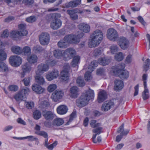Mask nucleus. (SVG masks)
I'll return each mask as SVG.
<instances>
[{"mask_svg":"<svg viewBox=\"0 0 150 150\" xmlns=\"http://www.w3.org/2000/svg\"><path fill=\"white\" fill-rule=\"evenodd\" d=\"M103 34L100 30H96L91 34L88 45L90 47H96L98 46L103 39Z\"/></svg>","mask_w":150,"mask_h":150,"instance_id":"1","label":"nucleus"},{"mask_svg":"<svg viewBox=\"0 0 150 150\" xmlns=\"http://www.w3.org/2000/svg\"><path fill=\"white\" fill-rule=\"evenodd\" d=\"M93 91L89 89L87 91L83 93L80 98L76 100V102L77 106L82 107L86 105L89 101L94 97Z\"/></svg>","mask_w":150,"mask_h":150,"instance_id":"2","label":"nucleus"},{"mask_svg":"<svg viewBox=\"0 0 150 150\" xmlns=\"http://www.w3.org/2000/svg\"><path fill=\"white\" fill-rule=\"evenodd\" d=\"M125 67V64L121 63L117 66L112 67V71L116 75H117L122 79H127L129 76V73L127 71L124 70Z\"/></svg>","mask_w":150,"mask_h":150,"instance_id":"3","label":"nucleus"},{"mask_svg":"<svg viewBox=\"0 0 150 150\" xmlns=\"http://www.w3.org/2000/svg\"><path fill=\"white\" fill-rule=\"evenodd\" d=\"M83 35L84 34L82 33L77 35L72 34L68 35L64 37V39L67 40L69 44H76L80 41V38L83 37Z\"/></svg>","mask_w":150,"mask_h":150,"instance_id":"4","label":"nucleus"},{"mask_svg":"<svg viewBox=\"0 0 150 150\" xmlns=\"http://www.w3.org/2000/svg\"><path fill=\"white\" fill-rule=\"evenodd\" d=\"M70 69L69 64H64L63 69L60 74V79L62 81H67L69 80Z\"/></svg>","mask_w":150,"mask_h":150,"instance_id":"5","label":"nucleus"},{"mask_svg":"<svg viewBox=\"0 0 150 150\" xmlns=\"http://www.w3.org/2000/svg\"><path fill=\"white\" fill-rule=\"evenodd\" d=\"M98 65V63L95 61L91 62L88 68L89 71H86L85 74L84 78L86 81H88L92 79V77L91 73L93 71L94 67H97Z\"/></svg>","mask_w":150,"mask_h":150,"instance_id":"6","label":"nucleus"},{"mask_svg":"<svg viewBox=\"0 0 150 150\" xmlns=\"http://www.w3.org/2000/svg\"><path fill=\"white\" fill-rule=\"evenodd\" d=\"M106 36L109 40L115 41L117 39L118 34L115 30L113 28H110L107 30Z\"/></svg>","mask_w":150,"mask_h":150,"instance_id":"7","label":"nucleus"},{"mask_svg":"<svg viewBox=\"0 0 150 150\" xmlns=\"http://www.w3.org/2000/svg\"><path fill=\"white\" fill-rule=\"evenodd\" d=\"M19 31L17 32L13 31L12 33V37L16 38L17 37V35L20 36L26 35L28 32L25 30V25L24 24H20L18 25Z\"/></svg>","mask_w":150,"mask_h":150,"instance_id":"8","label":"nucleus"},{"mask_svg":"<svg viewBox=\"0 0 150 150\" xmlns=\"http://www.w3.org/2000/svg\"><path fill=\"white\" fill-rule=\"evenodd\" d=\"M50 40V35L46 32H43L39 36V41L40 43L43 45H47Z\"/></svg>","mask_w":150,"mask_h":150,"instance_id":"9","label":"nucleus"},{"mask_svg":"<svg viewBox=\"0 0 150 150\" xmlns=\"http://www.w3.org/2000/svg\"><path fill=\"white\" fill-rule=\"evenodd\" d=\"M76 54V52L75 50L71 47L66 49L63 53L64 57L68 59L72 58Z\"/></svg>","mask_w":150,"mask_h":150,"instance_id":"10","label":"nucleus"},{"mask_svg":"<svg viewBox=\"0 0 150 150\" xmlns=\"http://www.w3.org/2000/svg\"><path fill=\"white\" fill-rule=\"evenodd\" d=\"M10 64L13 66H18L22 63L21 58L18 55L11 56L9 59Z\"/></svg>","mask_w":150,"mask_h":150,"instance_id":"11","label":"nucleus"},{"mask_svg":"<svg viewBox=\"0 0 150 150\" xmlns=\"http://www.w3.org/2000/svg\"><path fill=\"white\" fill-rule=\"evenodd\" d=\"M117 43L121 48L123 50H125L129 47V41L125 37H120Z\"/></svg>","mask_w":150,"mask_h":150,"instance_id":"12","label":"nucleus"},{"mask_svg":"<svg viewBox=\"0 0 150 150\" xmlns=\"http://www.w3.org/2000/svg\"><path fill=\"white\" fill-rule=\"evenodd\" d=\"M59 72L57 69H54L52 71L48 72L46 74V78L49 81L56 79L59 76Z\"/></svg>","mask_w":150,"mask_h":150,"instance_id":"13","label":"nucleus"},{"mask_svg":"<svg viewBox=\"0 0 150 150\" xmlns=\"http://www.w3.org/2000/svg\"><path fill=\"white\" fill-rule=\"evenodd\" d=\"M114 103L111 101H107L104 102L101 106V110L102 111L106 112L108 111L110 108L114 107Z\"/></svg>","mask_w":150,"mask_h":150,"instance_id":"14","label":"nucleus"},{"mask_svg":"<svg viewBox=\"0 0 150 150\" xmlns=\"http://www.w3.org/2000/svg\"><path fill=\"white\" fill-rule=\"evenodd\" d=\"M64 95L63 92L61 91L56 90L52 94L51 98L55 102H57L62 98Z\"/></svg>","mask_w":150,"mask_h":150,"instance_id":"15","label":"nucleus"},{"mask_svg":"<svg viewBox=\"0 0 150 150\" xmlns=\"http://www.w3.org/2000/svg\"><path fill=\"white\" fill-rule=\"evenodd\" d=\"M31 69V66L28 63H26L23 64L22 66V72L21 73V77L22 78L24 77L25 74V73L29 72Z\"/></svg>","mask_w":150,"mask_h":150,"instance_id":"16","label":"nucleus"},{"mask_svg":"<svg viewBox=\"0 0 150 150\" xmlns=\"http://www.w3.org/2000/svg\"><path fill=\"white\" fill-rule=\"evenodd\" d=\"M42 114L44 118L46 120L49 121L52 120L55 116L54 113L50 111H43Z\"/></svg>","mask_w":150,"mask_h":150,"instance_id":"17","label":"nucleus"},{"mask_svg":"<svg viewBox=\"0 0 150 150\" xmlns=\"http://www.w3.org/2000/svg\"><path fill=\"white\" fill-rule=\"evenodd\" d=\"M79 90L76 86H73L70 89V96L72 98H76L79 95Z\"/></svg>","mask_w":150,"mask_h":150,"instance_id":"18","label":"nucleus"},{"mask_svg":"<svg viewBox=\"0 0 150 150\" xmlns=\"http://www.w3.org/2000/svg\"><path fill=\"white\" fill-rule=\"evenodd\" d=\"M62 23L60 20H52L50 23V27L53 30H57L61 27Z\"/></svg>","mask_w":150,"mask_h":150,"instance_id":"19","label":"nucleus"},{"mask_svg":"<svg viewBox=\"0 0 150 150\" xmlns=\"http://www.w3.org/2000/svg\"><path fill=\"white\" fill-rule=\"evenodd\" d=\"M92 132L93 133H95V134H93V143H97V141H96V135H99L101 133L103 132V128L100 127H97L92 130Z\"/></svg>","mask_w":150,"mask_h":150,"instance_id":"20","label":"nucleus"},{"mask_svg":"<svg viewBox=\"0 0 150 150\" xmlns=\"http://www.w3.org/2000/svg\"><path fill=\"white\" fill-rule=\"evenodd\" d=\"M114 89L115 91H118L122 90L124 86L123 82L120 80H115L114 82Z\"/></svg>","mask_w":150,"mask_h":150,"instance_id":"21","label":"nucleus"},{"mask_svg":"<svg viewBox=\"0 0 150 150\" xmlns=\"http://www.w3.org/2000/svg\"><path fill=\"white\" fill-rule=\"evenodd\" d=\"M96 61L98 64L99 63L100 64L105 66L109 64L111 61V59L106 57H102L99 59L98 62Z\"/></svg>","mask_w":150,"mask_h":150,"instance_id":"22","label":"nucleus"},{"mask_svg":"<svg viewBox=\"0 0 150 150\" xmlns=\"http://www.w3.org/2000/svg\"><path fill=\"white\" fill-rule=\"evenodd\" d=\"M68 108L65 105H61L59 106L57 109V113L60 115H64L68 111Z\"/></svg>","mask_w":150,"mask_h":150,"instance_id":"23","label":"nucleus"},{"mask_svg":"<svg viewBox=\"0 0 150 150\" xmlns=\"http://www.w3.org/2000/svg\"><path fill=\"white\" fill-rule=\"evenodd\" d=\"M81 3V0L72 1L66 4L65 6L67 8H74L80 4Z\"/></svg>","mask_w":150,"mask_h":150,"instance_id":"24","label":"nucleus"},{"mask_svg":"<svg viewBox=\"0 0 150 150\" xmlns=\"http://www.w3.org/2000/svg\"><path fill=\"white\" fill-rule=\"evenodd\" d=\"M37 68L38 70L36 73H41L47 71L49 67L48 65L47 64H41L38 66Z\"/></svg>","mask_w":150,"mask_h":150,"instance_id":"25","label":"nucleus"},{"mask_svg":"<svg viewBox=\"0 0 150 150\" xmlns=\"http://www.w3.org/2000/svg\"><path fill=\"white\" fill-rule=\"evenodd\" d=\"M107 98V95L106 92L103 90L100 91L98 98V100L99 103H100L103 102Z\"/></svg>","mask_w":150,"mask_h":150,"instance_id":"26","label":"nucleus"},{"mask_svg":"<svg viewBox=\"0 0 150 150\" xmlns=\"http://www.w3.org/2000/svg\"><path fill=\"white\" fill-rule=\"evenodd\" d=\"M79 28L80 30L86 33L89 32L90 30V27L89 25L84 23L80 24L79 25Z\"/></svg>","mask_w":150,"mask_h":150,"instance_id":"27","label":"nucleus"},{"mask_svg":"<svg viewBox=\"0 0 150 150\" xmlns=\"http://www.w3.org/2000/svg\"><path fill=\"white\" fill-rule=\"evenodd\" d=\"M36 73V75L35 76L36 82L39 85L43 84L45 83V80L43 77Z\"/></svg>","mask_w":150,"mask_h":150,"instance_id":"28","label":"nucleus"},{"mask_svg":"<svg viewBox=\"0 0 150 150\" xmlns=\"http://www.w3.org/2000/svg\"><path fill=\"white\" fill-rule=\"evenodd\" d=\"M32 89L33 91L37 93H42L44 89L41 86L36 84H34L32 85Z\"/></svg>","mask_w":150,"mask_h":150,"instance_id":"29","label":"nucleus"},{"mask_svg":"<svg viewBox=\"0 0 150 150\" xmlns=\"http://www.w3.org/2000/svg\"><path fill=\"white\" fill-rule=\"evenodd\" d=\"M38 59V57L36 55L32 54L27 57V60L30 64H34L37 62Z\"/></svg>","mask_w":150,"mask_h":150,"instance_id":"30","label":"nucleus"},{"mask_svg":"<svg viewBox=\"0 0 150 150\" xmlns=\"http://www.w3.org/2000/svg\"><path fill=\"white\" fill-rule=\"evenodd\" d=\"M68 44L69 43L67 40L64 39V37L63 40H61L58 42L57 45L59 48H65L67 47Z\"/></svg>","mask_w":150,"mask_h":150,"instance_id":"31","label":"nucleus"},{"mask_svg":"<svg viewBox=\"0 0 150 150\" xmlns=\"http://www.w3.org/2000/svg\"><path fill=\"white\" fill-rule=\"evenodd\" d=\"M11 50L13 53L16 54H19L22 52V48L17 46H14L12 47Z\"/></svg>","mask_w":150,"mask_h":150,"instance_id":"32","label":"nucleus"},{"mask_svg":"<svg viewBox=\"0 0 150 150\" xmlns=\"http://www.w3.org/2000/svg\"><path fill=\"white\" fill-rule=\"evenodd\" d=\"M64 122L63 120L60 118L54 119L53 121V125H54L59 126L62 125Z\"/></svg>","mask_w":150,"mask_h":150,"instance_id":"33","label":"nucleus"},{"mask_svg":"<svg viewBox=\"0 0 150 150\" xmlns=\"http://www.w3.org/2000/svg\"><path fill=\"white\" fill-rule=\"evenodd\" d=\"M144 87V90L142 93V97L143 99L144 100H145L148 99L149 98V91L147 88V86H145Z\"/></svg>","mask_w":150,"mask_h":150,"instance_id":"34","label":"nucleus"},{"mask_svg":"<svg viewBox=\"0 0 150 150\" xmlns=\"http://www.w3.org/2000/svg\"><path fill=\"white\" fill-rule=\"evenodd\" d=\"M23 94L20 91L14 96V98L17 101H21L23 100Z\"/></svg>","mask_w":150,"mask_h":150,"instance_id":"35","label":"nucleus"},{"mask_svg":"<svg viewBox=\"0 0 150 150\" xmlns=\"http://www.w3.org/2000/svg\"><path fill=\"white\" fill-rule=\"evenodd\" d=\"M77 85L80 87H83L85 85V83L83 78L81 77H78L76 80Z\"/></svg>","mask_w":150,"mask_h":150,"instance_id":"36","label":"nucleus"},{"mask_svg":"<svg viewBox=\"0 0 150 150\" xmlns=\"http://www.w3.org/2000/svg\"><path fill=\"white\" fill-rule=\"evenodd\" d=\"M144 70L146 71L150 68V59H147L145 61L143 65Z\"/></svg>","mask_w":150,"mask_h":150,"instance_id":"37","label":"nucleus"},{"mask_svg":"<svg viewBox=\"0 0 150 150\" xmlns=\"http://www.w3.org/2000/svg\"><path fill=\"white\" fill-rule=\"evenodd\" d=\"M80 59V57L79 56H74L73 61L71 62L72 66L75 67L78 64Z\"/></svg>","mask_w":150,"mask_h":150,"instance_id":"38","label":"nucleus"},{"mask_svg":"<svg viewBox=\"0 0 150 150\" xmlns=\"http://www.w3.org/2000/svg\"><path fill=\"white\" fill-rule=\"evenodd\" d=\"M8 71V68L7 65L4 63L0 62V71L7 72Z\"/></svg>","mask_w":150,"mask_h":150,"instance_id":"39","label":"nucleus"},{"mask_svg":"<svg viewBox=\"0 0 150 150\" xmlns=\"http://www.w3.org/2000/svg\"><path fill=\"white\" fill-rule=\"evenodd\" d=\"M33 50L35 53L41 52L44 51V49L39 45H36L34 46L33 48Z\"/></svg>","mask_w":150,"mask_h":150,"instance_id":"40","label":"nucleus"},{"mask_svg":"<svg viewBox=\"0 0 150 150\" xmlns=\"http://www.w3.org/2000/svg\"><path fill=\"white\" fill-rule=\"evenodd\" d=\"M115 58L116 61H122L124 58L122 53L121 52H119L115 56Z\"/></svg>","mask_w":150,"mask_h":150,"instance_id":"41","label":"nucleus"},{"mask_svg":"<svg viewBox=\"0 0 150 150\" xmlns=\"http://www.w3.org/2000/svg\"><path fill=\"white\" fill-rule=\"evenodd\" d=\"M33 116L34 118L36 120L40 119L41 116V113L40 111L38 110H35L33 112Z\"/></svg>","mask_w":150,"mask_h":150,"instance_id":"42","label":"nucleus"},{"mask_svg":"<svg viewBox=\"0 0 150 150\" xmlns=\"http://www.w3.org/2000/svg\"><path fill=\"white\" fill-rule=\"evenodd\" d=\"M25 105L27 109H30L34 107V104L32 101L25 102Z\"/></svg>","mask_w":150,"mask_h":150,"instance_id":"43","label":"nucleus"},{"mask_svg":"<svg viewBox=\"0 0 150 150\" xmlns=\"http://www.w3.org/2000/svg\"><path fill=\"white\" fill-rule=\"evenodd\" d=\"M22 50V52L23 53L24 55H28L31 53L30 48L29 47L25 46Z\"/></svg>","mask_w":150,"mask_h":150,"instance_id":"44","label":"nucleus"},{"mask_svg":"<svg viewBox=\"0 0 150 150\" xmlns=\"http://www.w3.org/2000/svg\"><path fill=\"white\" fill-rule=\"evenodd\" d=\"M90 124L92 127L94 128L97 127H100L101 125V124L100 123H97L96 120H91Z\"/></svg>","mask_w":150,"mask_h":150,"instance_id":"45","label":"nucleus"},{"mask_svg":"<svg viewBox=\"0 0 150 150\" xmlns=\"http://www.w3.org/2000/svg\"><path fill=\"white\" fill-rule=\"evenodd\" d=\"M51 18L53 20H59L61 17V14L58 13H53L50 14Z\"/></svg>","mask_w":150,"mask_h":150,"instance_id":"46","label":"nucleus"},{"mask_svg":"<svg viewBox=\"0 0 150 150\" xmlns=\"http://www.w3.org/2000/svg\"><path fill=\"white\" fill-rule=\"evenodd\" d=\"M111 53L112 54H115L118 50V47L116 45H113L110 48Z\"/></svg>","mask_w":150,"mask_h":150,"instance_id":"47","label":"nucleus"},{"mask_svg":"<svg viewBox=\"0 0 150 150\" xmlns=\"http://www.w3.org/2000/svg\"><path fill=\"white\" fill-rule=\"evenodd\" d=\"M6 58V55L5 52L3 50H0V61L5 60Z\"/></svg>","mask_w":150,"mask_h":150,"instance_id":"48","label":"nucleus"},{"mask_svg":"<svg viewBox=\"0 0 150 150\" xmlns=\"http://www.w3.org/2000/svg\"><path fill=\"white\" fill-rule=\"evenodd\" d=\"M18 86L12 85L8 86V89L10 91L15 92L18 91Z\"/></svg>","mask_w":150,"mask_h":150,"instance_id":"49","label":"nucleus"},{"mask_svg":"<svg viewBox=\"0 0 150 150\" xmlns=\"http://www.w3.org/2000/svg\"><path fill=\"white\" fill-rule=\"evenodd\" d=\"M53 54L55 57L59 58L62 55V54L61 51L55 50L53 51Z\"/></svg>","mask_w":150,"mask_h":150,"instance_id":"50","label":"nucleus"},{"mask_svg":"<svg viewBox=\"0 0 150 150\" xmlns=\"http://www.w3.org/2000/svg\"><path fill=\"white\" fill-rule=\"evenodd\" d=\"M35 133L39 135L43 136L45 138H47L48 135L47 133L43 131H37L35 132Z\"/></svg>","mask_w":150,"mask_h":150,"instance_id":"51","label":"nucleus"},{"mask_svg":"<svg viewBox=\"0 0 150 150\" xmlns=\"http://www.w3.org/2000/svg\"><path fill=\"white\" fill-rule=\"evenodd\" d=\"M57 88V85L55 84H50L47 88V90L49 92H53Z\"/></svg>","mask_w":150,"mask_h":150,"instance_id":"52","label":"nucleus"},{"mask_svg":"<svg viewBox=\"0 0 150 150\" xmlns=\"http://www.w3.org/2000/svg\"><path fill=\"white\" fill-rule=\"evenodd\" d=\"M30 77H27L25 78L22 80V81L24 85L26 86L30 85Z\"/></svg>","mask_w":150,"mask_h":150,"instance_id":"53","label":"nucleus"},{"mask_svg":"<svg viewBox=\"0 0 150 150\" xmlns=\"http://www.w3.org/2000/svg\"><path fill=\"white\" fill-rule=\"evenodd\" d=\"M34 0H23L22 2L25 5L30 6L34 3Z\"/></svg>","mask_w":150,"mask_h":150,"instance_id":"54","label":"nucleus"},{"mask_svg":"<svg viewBox=\"0 0 150 150\" xmlns=\"http://www.w3.org/2000/svg\"><path fill=\"white\" fill-rule=\"evenodd\" d=\"M36 19V17L34 16H31L27 18L26 20L27 22L29 23H32L35 21Z\"/></svg>","mask_w":150,"mask_h":150,"instance_id":"55","label":"nucleus"},{"mask_svg":"<svg viewBox=\"0 0 150 150\" xmlns=\"http://www.w3.org/2000/svg\"><path fill=\"white\" fill-rule=\"evenodd\" d=\"M102 49L101 48H97L93 52V54L95 56H97L100 55L101 53Z\"/></svg>","mask_w":150,"mask_h":150,"instance_id":"56","label":"nucleus"},{"mask_svg":"<svg viewBox=\"0 0 150 150\" xmlns=\"http://www.w3.org/2000/svg\"><path fill=\"white\" fill-rule=\"evenodd\" d=\"M49 105V104L48 102L44 100L42 102L40 105V107L42 108H44L48 107Z\"/></svg>","mask_w":150,"mask_h":150,"instance_id":"57","label":"nucleus"},{"mask_svg":"<svg viewBox=\"0 0 150 150\" xmlns=\"http://www.w3.org/2000/svg\"><path fill=\"white\" fill-rule=\"evenodd\" d=\"M21 139H28L29 141H33L34 140H37L38 139L37 138L34 137L32 136H28L24 137L22 138Z\"/></svg>","mask_w":150,"mask_h":150,"instance_id":"58","label":"nucleus"},{"mask_svg":"<svg viewBox=\"0 0 150 150\" xmlns=\"http://www.w3.org/2000/svg\"><path fill=\"white\" fill-rule=\"evenodd\" d=\"M132 60V55L131 54H129L126 57L125 61L126 63H129L131 62Z\"/></svg>","mask_w":150,"mask_h":150,"instance_id":"59","label":"nucleus"},{"mask_svg":"<svg viewBox=\"0 0 150 150\" xmlns=\"http://www.w3.org/2000/svg\"><path fill=\"white\" fill-rule=\"evenodd\" d=\"M105 72V70L101 68L98 69L97 70L96 73L97 74L102 75Z\"/></svg>","mask_w":150,"mask_h":150,"instance_id":"60","label":"nucleus"},{"mask_svg":"<svg viewBox=\"0 0 150 150\" xmlns=\"http://www.w3.org/2000/svg\"><path fill=\"white\" fill-rule=\"evenodd\" d=\"M142 80L143 81L144 87L147 86L146 80L147 79V75L146 74H144L142 76Z\"/></svg>","mask_w":150,"mask_h":150,"instance_id":"61","label":"nucleus"},{"mask_svg":"<svg viewBox=\"0 0 150 150\" xmlns=\"http://www.w3.org/2000/svg\"><path fill=\"white\" fill-rule=\"evenodd\" d=\"M57 144V141H55L53 144H50L49 146H47V147L50 150H52L53 149V147L56 146Z\"/></svg>","mask_w":150,"mask_h":150,"instance_id":"62","label":"nucleus"},{"mask_svg":"<svg viewBox=\"0 0 150 150\" xmlns=\"http://www.w3.org/2000/svg\"><path fill=\"white\" fill-rule=\"evenodd\" d=\"M20 91L23 94V96H24L27 93L29 92V89L27 88H23Z\"/></svg>","mask_w":150,"mask_h":150,"instance_id":"63","label":"nucleus"},{"mask_svg":"<svg viewBox=\"0 0 150 150\" xmlns=\"http://www.w3.org/2000/svg\"><path fill=\"white\" fill-rule=\"evenodd\" d=\"M67 13L70 15V16L77 13L75 9L73 10H68L67 11Z\"/></svg>","mask_w":150,"mask_h":150,"instance_id":"64","label":"nucleus"}]
</instances>
